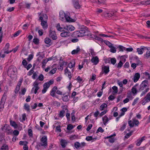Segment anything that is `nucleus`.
I'll return each instance as SVG.
<instances>
[{
	"instance_id": "nucleus-60",
	"label": "nucleus",
	"mask_w": 150,
	"mask_h": 150,
	"mask_svg": "<svg viewBox=\"0 0 150 150\" xmlns=\"http://www.w3.org/2000/svg\"><path fill=\"white\" fill-rule=\"evenodd\" d=\"M13 133L15 135L17 136L19 134V132L17 130H15L13 131Z\"/></svg>"
},
{
	"instance_id": "nucleus-10",
	"label": "nucleus",
	"mask_w": 150,
	"mask_h": 150,
	"mask_svg": "<svg viewBox=\"0 0 150 150\" xmlns=\"http://www.w3.org/2000/svg\"><path fill=\"white\" fill-rule=\"evenodd\" d=\"M116 134H113V135H111L109 136H108L105 137V139H108V141L110 143H113L115 140V139L113 137V136H115Z\"/></svg>"
},
{
	"instance_id": "nucleus-58",
	"label": "nucleus",
	"mask_w": 150,
	"mask_h": 150,
	"mask_svg": "<svg viewBox=\"0 0 150 150\" xmlns=\"http://www.w3.org/2000/svg\"><path fill=\"white\" fill-rule=\"evenodd\" d=\"M28 135L30 137H32L33 136V132L31 129H29L28 131Z\"/></svg>"
},
{
	"instance_id": "nucleus-12",
	"label": "nucleus",
	"mask_w": 150,
	"mask_h": 150,
	"mask_svg": "<svg viewBox=\"0 0 150 150\" xmlns=\"http://www.w3.org/2000/svg\"><path fill=\"white\" fill-rule=\"evenodd\" d=\"M140 74L139 73H136L132 79L134 82H136L139 79L140 77Z\"/></svg>"
},
{
	"instance_id": "nucleus-43",
	"label": "nucleus",
	"mask_w": 150,
	"mask_h": 150,
	"mask_svg": "<svg viewBox=\"0 0 150 150\" xmlns=\"http://www.w3.org/2000/svg\"><path fill=\"white\" fill-rule=\"evenodd\" d=\"M67 30L70 31H72L74 30V27L72 25L67 26Z\"/></svg>"
},
{
	"instance_id": "nucleus-38",
	"label": "nucleus",
	"mask_w": 150,
	"mask_h": 150,
	"mask_svg": "<svg viewBox=\"0 0 150 150\" xmlns=\"http://www.w3.org/2000/svg\"><path fill=\"white\" fill-rule=\"evenodd\" d=\"M110 61L111 64H112L113 65H114L116 62V59L115 58H110Z\"/></svg>"
},
{
	"instance_id": "nucleus-29",
	"label": "nucleus",
	"mask_w": 150,
	"mask_h": 150,
	"mask_svg": "<svg viewBox=\"0 0 150 150\" xmlns=\"http://www.w3.org/2000/svg\"><path fill=\"white\" fill-rule=\"evenodd\" d=\"M132 92L134 94H135L137 93V89L136 88V85L134 86L131 89Z\"/></svg>"
},
{
	"instance_id": "nucleus-27",
	"label": "nucleus",
	"mask_w": 150,
	"mask_h": 150,
	"mask_svg": "<svg viewBox=\"0 0 150 150\" xmlns=\"http://www.w3.org/2000/svg\"><path fill=\"white\" fill-rule=\"evenodd\" d=\"M24 109L28 112H30V106L27 103H25L24 106Z\"/></svg>"
},
{
	"instance_id": "nucleus-62",
	"label": "nucleus",
	"mask_w": 150,
	"mask_h": 150,
	"mask_svg": "<svg viewBox=\"0 0 150 150\" xmlns=\"http://www.w3.org/2000/svg\"><path fill=\"white\" fill-rule=\"evenodd\" d=\"M126 126V124H124L122 126L120 129V130L121 131H123L125 128Z\"/></svg>"
},
{
	"instance_id": "nucleus-37",
	"label": "nucleus",
	"mask_w": 150,
	"mask_h": 150,
	"mask_svg": "<svg viewBox=\"0 0 150 150\" xmlns=\"http://www.w3.org/2000/svg\"><path fill=\"white\" fill-rule=\"evenodd\" d=\"M62 98L63 100L65 102L69 100L68 96L67 95L64 96Z\"/></svg>"
},
{
	"instance_id": "nucleus-41",
	"label": "nucleus",
	"mask_w": 150,
	"mask_h": 150,
	"mask_svg": "<svg viewBox=\"0 0 150 150\" xmlns=\"http://www.w3.org/2000/svg\"><path fill=\"white\" fill-rule=\"evenodd\" d=\"M56 28L57 30L59 31H63V28L60 26V25L59 24H58L56 26Z\"/></svg>"
},
{
	"instance_id": "nucleus-32",
	"label": "nucleus",
	"mask_w": 150,
	"mask_h": 150,
	"mask_svg": "<svg viewBox=\"0 0 150 150\" xmlns=\"http://www.w3.org/2000/svg\"><path fill=\"white\" fill-rule=\"evenodd\" d=\"M114 15H115V14L114 13H113L112 14L111 13H106L105 14V16L106 17H108L109 18H110L112 16Z\"/></svg>"
},
{
	"instance_id": "nucleus-45",
	"label": "nucleus",
	"mask_w": 150,
	"mask_h": 150,
	"mask_svg": "<svg viewBox=\"0 0 150 150\" xmlns=\"http://www.w3.org/2000/svg\"><path fill=\"white\" fill-rule=\"evenodd\" d=\"M44 41L45 43L48 44L50 42L51 40L49 38H46Z\"/></svg>"
},
{
	"instance_id": "nucleus-44",
	"label": "nucleus",
	"mask_w": 150,
	"mask_h": 150,
	"mask_svg": "<svg viewBox=\"0 0 150 150\" xmlns=\"http://www.w3.org/2000/svg\"><path fill=\"white\" fill-rule=\"evenodd\" d=\"M118 47L119 48V50L120 51H123L124 50H126V48L125 47H124L123 46L120 45Z\"/></svg>"
},
{
	"instance_id": "nucleus-55",
	"label": "nucleus",
	"mask_w": 150,
	"mask_h": 150,
	"mask_svg": "<svg viewBox=\"0 0 150 150\" xmlns=\"http://www.w3.org/2000/svg\"><path fill=\"white\" fill-rule=\"evenodd\" d=\"M75 64V62H74V64H73L71 62H70L69 63L68 65V67L70 69L72 68L74 66Z\"/></svg>"
},
{
	"instance_id": "nucleus-6",
	"label": "nucleus",
	"mask_w": 150,
	"mask_h": 150,
	"mask_svg": "<svg viewBox=\"0 0 150 150\" xmlns=\"http://www.w3.org/2000/svg\"><path fill=\"white\" fill-rule=\"evenodd\" d=\"M148 81L146 80H145L142 81L140 85L139 91H141L144 90L145 89H146V88L148 86Z\"/></svg>"
},
{
	"instance_id": "nucleus-9",
	"label": "nucleus",
	"mask_w": 150,
	"mask_h": 150,
	"mask_svg": "<svg viewBox=\"0 0 150 150\" xmlns=\"http://www.w3.org/2000/svg\"><path fill=\"white\" fill-rule=\"evenodd\" d=\"M50 37L52 38L53 40H55L57 38L56 33L54 31H52L51 30H50Z\"/></svg>"
},
{
	"instance_id": "nucleus-51",
	"label": "nucleus",
	"mask_w": 150,
	"mask_h": 150,
	"mask_svg": "<svg viewBox=\"0 0 150 150\" xmlns=\"http://www.w3.org/2000/svg\"><path fill=\"white\" fill-rule=\"evenodd\" d=\"M98 4H104L105 3V0H97Z\"/></svg>"
},
{
	"instance_id": "nucleus-50",
	"label": "nucleus",
	"mask_w": 150,
	"mask_h": 150,
	"mask_svg": "<svg viewBox=\"0 0 150 150\" xmlns=\"http://www.w3.org/2000/svg\"><path fill=\"white\" fill-rule=\"evenodd\" d=\"M14 8H15L14 7L8 8L6 9V11H7L11 12L13 11L14 10Z\"/></svg>"
},
{
	"instance_id": "nucleus-7",
	"label": "nucleus",
	"mask_w": 150,
	"mask_h": 150,
	"mask_svg": "<svg viewBox=\"0 0 150 150\" xmlns=\"http://www.w3.org/2000/svg\"><path fill=\"white\" fill-rule=\"evenodd\" d=\"M39 83L37 81H35L33 84V86L34 87H33L31 89V92H33L34 90V93L36 94L38 90L39 89V87L38 86Z\"/></svg>"
},
{
	"instance_id": "nucleus-48",
	"label": "nucleus",
	"mask_w": 150,
	"mask_h": 150,
	"mask_svg": "<svg viewBox=\"0 0 150 150\" xmlns=\"http://www.w3.org/2000/svg\"><path fill=\"white\" fill-rule=\"evenodd\" d=\"M33 54H30L29 55L27 60L28 61H30L33 58Z\"/></svg>"
},
{
	"instance_id": "nucleus-22",
	"label": "nucleus",
	"mask_w": 150,
	"mask_h": 150,
	"mask_svg": "<svg viewBox=\"0 0 150 150\" xmlns=\"http://www.w3.org/2000/svg\"><path fill=\"white\" fill-rule=\"evenodd\" d=\"M103 121L104 124L106 125V123L109 121L108 118L106 116H105L103 117Z\"/></svg>"
},
{
	"instance_id": "nucleus-34",
	"label": "nucleus",
	"mask_w": 150,
	"mask_h": 150,
	"mask_svg": "<svg viewBox=\"0 0 150 150\" xmlns=\"http://www.w3.org/2000/svg\"><path fill=\"white\" fill-rule=\"evenodd\" d=\"M33 42L35 44L38 45L39 43V40L37 38H35L33 39Z\"/></svg>"
},
{
	"instance_id": "nucleus-28",
	"label": "nucleus",
	"mask_w": 150,
	"mask_h": 150,
	"mask_svg": "<svg viewBox=\"0 0 150 150\" xmlns=\"http://www.w3.org/2000/svg\"><path fill=\"white\" fill-rule=\"evenodd\" d=\"M83 50L80 49L79 46H78L76 49V54H79L80 52H82Z\"/></svg>"
},
{
	"instance_id": "nucleus-64",
	"label": "nucleus",
	"mask_w": 150,
	"mask_h": 150,
	"mask_svg": "<svg viewBox=\"0 0 150 150\" xmlns=\"http://www.w3.org/2000/svg\"><path fill=\"white\" fill-rule=\"evenodd\" d=\"M20 87H19L18 86H16V88L15 91V92L16 93H18V91L20 90Z\"/></svg>"
},
{
	"instance_id": "nucleus-4",
	"label": "nucleus",
	"mask_w": 150,
	"mask_h": 150,
	"mask_svg": "<svg viewBox=\"0 0 150 150\" xmlns=\"http://www.w3.org/2000/svg\"><path fill=\"white\" fill-rule=\"evenodd\" d=\"M128 123L130 127H132L134 125L138 126L139 124V122L138 120L134 118L132 119V120H129Z\"/></svg>"
},
{
	"instance_id": "nucleus-42",
	"label": "nucleus",
	"mask_w": 150,
	"mask_h": 150,
	"mask_svg": "<svg viewBox=\"0 0 150 150\" xmlns=\"http://www.w3.org/2000/svg\"><path fill=\"white\" fill-rule=\"evenodd\" d=\"M132 132L133 131H131L127 134L125 136V138L126 139L128 138L132 135Z\"/></svg>"
},
{
	"instance_id": "nucleus-39",
	"label": "nucleus",
	"mask_w": 150,
	"mask_h": 150,
	"mask_svg": "<svg viewBox=\"0 0 150 150\" xmlns=\"http://www.w3.org/2000/svg\"><path fill=\"white\" fill-rule=\"evenodd\" d=\"M74 128V127L71 124L68 125L67 127V129L70 131Z\"/></svg>"
},
{
	"instance_id": "nucleus-20",
	"label": "nucleus",
	"mask_w": 150,
	"mask_h": 150,
	"mask_svg": "<svg viewBox=\"0 0 150 150\" xmlns=\"http://www.w3.org/2000/svg\"><path fill=\"white\" fill-rule=\"evenodd\" d=\"M66 111L67 112L68 111V110L67 109L66 107H65V108H64L63 110L61 111L60 112L59 114V116L60 117H63L64 116V114L65 112V111Z\"/></svg>"
},
{
	"instance_id": "nucleus-40",
	"label": "nucleus",
	"mask_w": 150,
	"mask_h": 150,
	"mask_svg": "<svg viewBox=\"0 0 150 150\" xmlns=\"http://www.w3.org/2000/svg\"><path fill=\"white\" fill-rule=\"evenodd\" d=\"M81 7V5L79 3L78 1H76V9H79Z\"/></svg>"
},
{
	"instance_id": "nucleus-61",
	"label": "nucleus",
	"mask_w": 150,
	"mask_h": 150,
	"mask_svg": "<svg viewBox=\"0 0 150 150\" xmlns=\"http://www.w3.org/2000/svg\"><path fill=\"white\" fill-rule=\"evenodd\" d=\"M22 64L25 67L28 64V62L25 59H24L22 62Z\"/></svg>"
},
{
	"instance_id": "nucleus-56",
	"label": "nucleus",
	"mask_w": 150,
	"mask_h": 150,
	"mask_svg": "<svg viewBox=\"0 0 150 150\" xmlns=\"http://www.w3.org/2000/svg\"><path fill=\"white\" fill-rule=\"evenodd\" d=\"M86 139L88 141H89L93 140V137L91 136H88L86 137Z\"/></svg>"
},
{
	"instance_id": "nucleus-47",
	"label": "nucleus",
	"mask_w": 150,
	"mask_h": 150,
	"mask_svg": "<svg viewBox=\"0 0 150 150\" xmlns=\"http://www.w3.org/2000/svg\"><path fill=\"white\" fill-rule=\"evenodd\" d=\"M57 70V68H55L53 69H52V70H51L49 72V73L50 74H54L55 73Z\"/></svg>"
},
{
	"instance_id": "nucleus-5",
	"label": "nucleus",
	"mask_w": 150,
	"mask_h": 150,
	"mask_svg": "<svg viewBox=\"0 0 150 150\" xmlns=\"http://www.w3.org/2000/svg\"><path fill=\"white\" fill-rule=\"evenodd\" d=\"M1 129L2 130L6 132L7 134H11L12 133L13 130L11 129L9 125H5L3 127L1 128Z\"/></svg>"
},
{
	"instance_id": "nucleus-52",
	"label": "nucleus",
	"mask_w": 150,
	"mask_h": 150,
	"mask_svg": "<svg viewBox=\"0 0 150 150\" xmlns=\"http://www.w3.org/2000/svg\"><path fill=\"white\" fill-rule=\"evenodd\" d=\"M50 86L49 84H48V83H47V82L45 83L43 86V88H45L47 89H48L50 87Z\"/></svg>"
},
{
	"instance_id": "nucleus-31",
	"label": "nucleus",
	"mask_w": 150,
	"mask_h": 150,
	"mask_svg": "<svg viewBox=\"0 0 150 150\" xmlns=\"http://www.w3.org/2000/svg\"><path fill=\"white\" fill-rule=\"evenodd\" d=\"M149 90V88H146L145 90L144 91H143L141 93L140 95L141 97H142Z\"/></svg>"
},
{
	"instance_id": "nucleus-36",
	"label": "nucleus",
	"mask_w": 150,
	"mask_h": 150,
	"mask_svg": "<svg viewBox=\"0 0 150 150\" xmlns=\"http://www.w3.org/2000/svg\"><path fill=\"white\" fill-rule=\"evenodd\" d=\"M112 89L113 90V92L115 93H116L118 92V88L115 86H114L112 88Z\"/></svg>"
},
{
	"instance_id": "nucleus-63",
	"label": "nucleus",
	"mask_w": 150,
	"mask_h": 150,
	"mask_svg": "<svg viewBox=\"0 0 150 150\" xmlns=\"http://www.w3.org/2000/svg\"><path fill=\"white\" fill-rule=\"evenodd\" d=\"M90 52L91 53V55L92 56H95L96 55V53L94 52L93 50L91 49L90 51Z\"/></svg>"
},
{
	"instance_id": "nucleus-46",
	"label": "nucleus",
	"mask_w": 150,
	"mask_h": 150,
	"mask_svg": "<svg viewBox=\"0 0 150 150\" xmlns=\"http://www.w3.org/2000/svg\"><path fill=\"white\" fill-rule=\"evenodd\" d=\"M104 129H102V127H99L98 129L96 132V133H98L99 132H100L102 133L104 132Z\"/></svg>"
},
{
	"instance_id": "nucleus-3",
	"label": "nucleus",
	"mask_w": 150,
	"mask_h": 150,
	"mask_svg": "<svg viewBox=\"0 0 150 150\" xmlns=\"http://www.w3.org/2000/svg\"><path fill=\"white\" fill-rule=\"evenodd\" d=\"M40 140L41 142L38 143L36 146L38 149H39V148L38 147H40L41 146H42L45 147L47 146V138L46 136H44L40 139Z\"/></svg>"
},
{
	"instance_id": "nucleus-30",
	"label": "nucleus",
	"mask_w": 150,
	"mask_h": 150,
	"mask_svg": "<svg viewBox=\"0 0 150 150\" xmlns=\"http://www.w3.org/2000/svg\"><path fill=\"white\" fill-rule=\"evenodd\" d=\"M107 107V104L105 103H103L101 105L100 108V109L101 110H103L104 109V108H106Z\"/></svg>"
},
{
	"instance_id": "nucleus-49",
	"label": "nucleus",
	"mask_w": 150,
	"mask_h": 150,
	"mask_svg": "<svg viewBox=\"0 0 150 150\" xmlns=\"http://www.w3.org/2000/svg\"><path fill=\"white\" fill-rule=\"evenodd\" d=\"M44 78L43 75L42 74H41L39 76L38 79H39V80L42 81L43 80Z\"/></svg>"
},
{
	"instance_id": "nucleus-13",
	"label": "nucleus",
	"mask_w": 150,
	"mask_h": 150,
	"mask_svg": "<svg viewBox=\"0 0 150 150\" xmlns=\"http://www.w3.org/2000/svg\"><path fill=\"white\" fill-rule=\"evenodd\" d=\"M146 47H141L140 48H137V52L139 54H142L143 53V51L146 50Z\"/></svg>"
},
{
	"instance_id": "nucleus-21",
	"label": "nucleus",
	"mask_w": 150,
	"mask_h": 150,
	"mask_svg": "<svg viewBox=\"0 0 150 150\" xmlns=\"http://www.w3.org/2000/svg\"><path fill=\"white\" fill-rule=\"evenodd\" d=\"M145 137L144 136L142 138H140L138 139L137 141V142L136 143V145L137 146H139L142 142L145 139Z\"/></svg>"
},
{
	"instance_id": "nucleus-2",
	"label": "nucleus",
	"mask_w": 150,
	"mask_h": 150,
	"mask_svg": "<svg viewBox=\"0 0 150 150\" xmlns=\"http://www.w3.org/2000/svg\"><path fill=\"white\" fill-rule=\"evenodd\" d=\"M69 13H65L63 11H61L59 13V18L62 21H66L67 22H74V20L72 19L69 16Z\"/></svg>"
},
{
	"instance_id": "nucleus-16",
	"label": "nucleus",
	"mask_w": 150,
	"mask_h": 150,
	"mask_svg": "<svg viewBox=\"0 0 150 150\" xmlns=\"http://www.w3.org/2000/svg\"><path fill=\"white\" fill-rule=\"evenodd\" d=\"M109 42V44H110V45H109V47L110 48V51L112 53H115L116 52V48L112 45V44L110 43V42Z\"/></svg>"
},
{
	"instance_id": "nucleus-57",
	"label": "nucleus",
	"mask_w": 150,
	"mask_h": 150,
	"mask_svg": "<svg viewBox=\"0 0 150 150\" xmlns=\"http://www.w3.org/2000/svg\"><path fill=\"white\" fill-rule=\"evenodd\" d=\"M76 80L78 81L77 82V83L79 82L80 83H81L82 81V79L79 76H78Z\"/></svg>"
},
{
	"instance_id": "nucleus-14",
	"label": "nucleus",
	"mask_w": 150,
	"mask_h": 150,
	"mask_svg": "<svg viewBox=\"0 0 150 150\" xmlns=\"http://www.w3.org/2000/svg\"><path fill=\"white\" fill-rule=\"evenodd\" d=\"M146 50H147V51L146 52V54L144 55V56L147 59L149 58L150 57V47H146Z\"/></svg>"
},
{
	"instance_id": "nucleus-1",
	"label": "nucleus",
	"mask_w": 150,
	"mask_h": 150,
	"mask_svg": "<svg viewBox=\"0 0 150 150\" xmlns=\"http://www.w3.org/2000/svg\"><path fill=\"white\" fill-rule=\"evenodd\" d=\"M86 35L93 38H95V35L90 33L88 28L84 25H83L79 30L76 31V36L77 37H83Z\"/></svg>"
},
{
	"instance_id": "nucleus-54",
	"label": "nucleus",
	"mask_w": 150,
	"mask_h": 150,
	"mask_svg": "<svg viewBox=\"0 0 150 150\" xmlns=\"http://www.w3.org/2000/svg\"><path fill=\"white\" fill-rule=\"evenodd\" d=\"M41 15L42 17H43L44 21H47L48 19V17L46 14H44Z\"/></svg>"
},
{
	"instance_id": "nucleus-59",
	"label": "nucleus",
	"mask_w": 150,
	"mask_h": 150,
	"mask_svg": "<svg viewBox=\"0 0 150 150\" xmlns=\"http://www.w3.org/2000/svg\"><path fill=\"white\" fill-rule=\"evenodd\" d=\"M79 147H81V144L77 142L76 143V148L78 149Z\"/></svg>"
},
{
	"instance_id": "nucleus-25",
	"label": "nucleus",
	"mask_w": 150,
	"mask_h": 150,
	"mask_svg": "<svg viewBox=\"0 0 150 150\" xmlns=\"http://www.w3.org/2000/svg\"><path fill=\"white\" fill-rule=\"evenodd\" d=\"M60 143L61 145L63 148H64L66 147V145L67 144V142L66 140L62 139L61 140Z\"/></svg>"
},
{
	"instance_id": "nucleus-15",
	"label": "nucleus",
	"mask_w": 150,
	"mask_h": 150,
	"mask_svg": "<svg viewBox=\"0 0 150 150\" xmlns=\"http://www.w3.org/2000/svg\"><path fill=\"white\" fill-rule=\"evenodd\" d=\"M102 71L105 73L107 74L109 71V67L108 66H104L102 67Z\"/></svg>"
},
{
	"instance_id": "nucleus-11",
	"label": "nucleus",
	"mask_w": 150,
	"mask_h": 150,
	"mask_svg": "<svg viewBox=\"0 0 150 150\" xmlns=\"http://www.w3.org/2000/svg\"><path fill=\"white\" fill-rule=\"evenodd\" d=\"M91 61L95 65L97 64L99 62L98 58L97 56L93 57Z\"/></svg>"
},
{
	"instance_id": "nucleus-53",
	"label": "nucleus",
	"mask_w": 150,
	"mask_h": 150,
	"mask_svg": "<svg viewBox=\"0 0 150 150\" xmlns=\"http://www.w3.org/2000/svg\"><path fill=\"white\" fill-rule=\"evenodd\" d=\"M22 120H21V121L22 122H23L25 121V120L26 117V115L25 114H23L22 115Z\"/></svg>"
},
{
	"instance_id": "nucleus-35",
	"label": "nucleus",
	"mask_w": 150,
	"mask_h": 150,
	"mask_svg": "<svg viewBox=\"0 0 150 150\" xmlns=\"http://www.w3.org/2000/svg\"><path fill=\"white\" fill-rule=\"evenodd\" d=\"M139 99V98L138 97L136 98L135 99L132 103V105L134 106L136 103H137L138 102V101Z\"/></svg>"
},
{
	"instance_id": "nucleus-19",
	"label": "nucleus",
	"mask_w": 150,
	"mask_h": 150,
	"mask_svg": "<svg viewBox=\"0 0 150 150\" xmlns=\"http://www.w3.org/2000/svg\"><path fill=\"white\" fill-rule=\"evenodd\" d=\"M10 125L11 126L13 127L15 129L17 128L18 127V125L15 121L10 120Z\"/></svg>"
},
{
	"instance_id": "nucleus-33",
	"label": "nucleus",
	"mask_w": 150,
	"mask_h": 150,
	"mask_svg": "<svg viewBox=\"0 0 150 150\" xmlns=\"http://www.w3.org/2000/svg\"><path fill=\"white\" fill-rule=\"evenodd\" d=\"M1 150H8V146L6 145H4L1 146Z\"/></svg>"
},
{
	"instance_id": "nucleus-18",
	"label": "nucleus",
	"mask_w": 150,
	"mask_h": 150,
	"mask_svg": "<svg viewBox=\"0 0 150 150\" xmlns=\"http://www.w3.org/2000/svg\"><path fill=\"white\" fill-rule=\"evenodd\" d=\"M41 24L44 29H46L47 28L48 25L47 23V21H42Z\"/></svg>"
},
{
	"instance_id": "nucleus-23",
	"label": "nucleus",
	"mask_w": 150,
	"mask_h": 150,
	"mask_svg": "<svg viewBox=\"0 0 150 150\" xmlns=\"http://www.w3.org/2000/svg\"><path fill=\"white\" fill-rule=\"evenodd\" d=\"M65 74L67 75H68V77L70 79L71 77V73L69 71L67 67L65 70Z\"/></svg>"
},
{
	"instance_id": "nucleus-17",
	"label": "nucleus",
	"mask_w": 150,
	"mask_h": 150,
	"mask_svg": "<svg viewBox=\"0 0 150 150\" xmlns=\"http://www.w3.org/2000/svg\"><path fill=\"white\" fill-rule=\"evenodd\" d=\"M15 70L12 67H10L8 70V73L9 74L13 75L15 73Z\"/></svg>"
},
{
	"instance_id": "nucleus-26",
	"label": "nucleus",
	"mask_w": 150,
	"mask_h": 150,
	"mask_svg": "<svg viewBox=\"0 0 150 150\" xmlns=\"http://www.w3.org/2000/svg\"><path fill=\"white\" fill-rule=\"evenodd\" d=\"M63 32L61 33V36L62 37H67L69 36V33L67 32L63 31Z\"/></svg>"
},
{
	"instance_id": "nucleus-8",
	"label": "nucleus",
	"mask_w": 150,
	"mask_h": 150,
	"mask_svg": "<svg viewBox=\"0 0 150 150\" xmlns=\"http://www.w3.org/2000/svg\"><path fill=\"white\" fill-rule=\"evenodd\" d=\"M6 98V95L4 94L1 98V101H0V109L4 108V105L5 103Z\"/></svg>"
},
{
	"instance_id": "nucleus-24",
	"label": "nucleus",
	"mask_w": 150,
	"mask_h": 150,
	"mask_svg": "<svg viewBox=\"0 0 150 150\" xmlns=\"http://www.w3.org/2000/svg\"><path fill=\"white\" fill-rule=\"evenodd\" d=\"M144 99L145 101H146V102H149L150 101V93H149L147 94Z\"/></svg>"
}]
</instances>
